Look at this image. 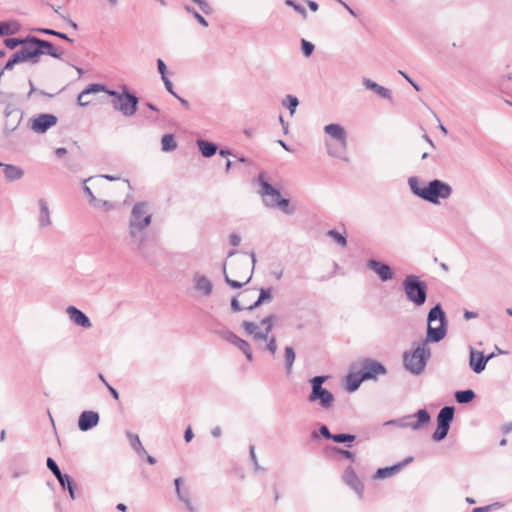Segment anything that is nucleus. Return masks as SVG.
Returning a JSON list of instances; mask_svg holds the SVG:
<instances>
[{"mask_svg": "<svg viewBox=\"0 0 512 512\" xmlns=\"http://www.w3.org/2000/svg\"><path fill=\"white\" fill-rule=\"evenodd\" d=\"M363 85L366 89L374 91L378 96L384 99H391V91L369 78H363Z\"/></svg>", "mask_w": 512, "mask_h": 512, "instance_id": "393cba45", "label": "nucleus"}, {"mask_svg": "<svg viewBox=\"0 0 512 512\" xmlns=\"http://www.w3.org/2000/svg\"><path fill=\"white\" fill-rule=\"evenodd\" d=\"M105 90V86L101 84H91L86 89H84L77 98L78 104L82 107L89 105V100H83V97H86L92 93H98Z\"/></svg>", "mask_w": 512, "mask_h": 512, "instance_id": "cd10ccee", "label": "nucleus"}, {"mask_svg": "<svg viewBox=\"0 0 512 512\" xmlns=\"http://www.w3.org/2000/svg\"><path fill=\"white\" fill-rule=\"evenodd\" d=\"M176 492L179 499L185 504L189 512H196V508L192 504V494L194 489L191 482H175Z\"/></svg>", "mask_w": 512, "mask_h": 512, "instance_id": "ddd939ff", "label": "nucleus"}, {"mask_svg": "<svg viewBox=\"0 0 512 512\" xmlns=\"http://www.w3.org/2000/svg\"><path fill=\"white\" fill-rule=\"evenodd\" d=\"M231 308L234 312H239L243 309L235 297L231 300Z\"/></svg>", "mask_w": 512, "mask_h": 512, "instance_id": "e2e57ef3", "label": "nucleus"}, {"mask_svg": "<svg viewBox=\"0 0 512 512\" xmlns=\"http://www.w3.org/2000/svg\"><path fill=\"white\" fill-rule=\"evenodd\" d=\"M163 83H164V86L166 88V90L171 94L173 95L174 97L177 95V93L174 91L173 89V84L172 82L169 80L168 77H165L162 79Z\"/></svg>", "mask_w": 512, "mask_h": 512, "instance_id": "4d7b16f0", "label": "nucleus"}, {"mask_svg": "<svg viewBox=\"0 0 512 512\" xmlns=\"http://www.w3.org/2000/svg\"><path fill=\"white\" fill-rule=\"evenodd\" d=\"M319 432L324 438L329 439V440H332V437L334 435V434L330 433V431L326 425H321L319 428Z\"/></svg>", "mask_w": 512, "mask_h": 512, "instance_id": "bf43d9fd", "label": "nucleus"}, {"mask_svg": "<svg viewBox=\"0 0 512 512\" xmlns=\"http://www.w3.org/2000/svg\"><path fill=\"white\" fill-rule=\"evenodd\" d=\"M47 468L53 473L57 480H72L67 474H62L55 460L51 457L47 458Z\"/></svg>", "mask_w": 512, "mask_h": 512, "instance_id": "473e14b6", "label": "nucleus"}, {"mask_svg": "<svg viewBox=\"0 0 512 512\" xmlns=\"http://www.w3.org/2000/svg\"><path fill=\"white\" fill-rule=\"evenodd\" d=\"M29 40H32L31 35L25 38H6L4 44L9 49H15L19 45H21V48L29 49L31 44Z\"/></svg>", "mask_w": 512, "mask_h": 512, "instance_id": "2f4dec72", "label": "nucleus"}, {"mask_svg": "<svg viewBox=\"0 0 512 512\" xmlns=\"http://www.w3.org/2000/svg\"><path fill=\"white\" fill-rule=\"evenodd\" d=\"M194 434L192 432V429L190 427H188L184 433V439L185 441L189 442L192 440Z\"/></svg>", "mask_w": 512, "mask_h": 512, "instance_id": "338daca9", "label": "nucleus"}, {"mask_svg": "<svg viewBox=\"0 0 512 512\" xmlns=\"http://www.w3.org/2000/svg\"><path fill=\"white\" fill-rule=\"evenodd\" d=\"M29 62L32 64V59L30 57V54L28 52V49L26 48H20L18 51H16L11 58L6 62L4 68L2 69L3 72L5 70H12L13 67L18 63H24Z\"/></svg>", "mask_w": 512, "mask_h": 512, "instance_id": "5701e85b", "label": "nucleus"}, {"mask_svg": "<svg viewBox=\"0 0 512 512\" xmlns=\"http://www.w3.org/2000/svg\"><path fill=\"white\" fill-rule=\"evenodd\" d=\"M365 381L363 376L359 374H350L347 377V389L349 391H355L359 388L360 384Z\"/></svg>", "mask_w": 512, "mask_h": 512, "instance_id": "4c0bfd02", "label": "nucleus"}, {"mask_svg": "<svg viewBox=\"0 0 512 512\" xmlns=\"http://www.w3.org/2000/svg\"><path fill=\"white\" fill-rule=\"evenodd\" d=\"M271 290H272L271 288H266V289L265 288H261L260 289V295H259L258 299L254 302V304L249 306L248 309L249 310H253V309L259 307L264 302L271 301V299H272Z\"/></svg>", "mask_w": 512, "mask_h": 512, "instance_id": "f704fd0d", "label": "nucleus"}, {"mask_svg": "<svg viewBox=\"0 0 512 512\" xmlns=\"http://www.w3.org/2000/svg\"><path fill=\"white\" fill-rule=\"evenodd\" d=\"M195 4L198 5L199 9L206 15H210L213 13V7L207 0H191Z\"/></svg>", "mask_w": 512, "mask_h": 512, "instance_id": "de8ad7c7", "label": "nucleus"}, {"mask_svg": "<svg viewBox=\"0 0 512 512\" xmlns=\"http://www.w3.org/2000/svg\"><path fill=\"white\" fill-rule=\"evenodd\" d=\"M324 133L333 141L325 140L327 154L333 158L348 162V135L340 124L331 123L324 126Z\"/></svg>", "mask_w": 512, "mask_h": 512, "instance_id": "20e7f679", "label": "nucleus"}, {"mask_svg": "<svg viewBox=\"0 0 512 512\" xmlns=\"http://www.w3.org/2000/svg\"><path fill=\"white\" fill-rule=\"evenodd\" d=\"M403 290L408 301L416 306H422L427 299L428 286L414 274L407 275L402 282Z\"/></svg>", "mask_w": 512, "mask_h": 512, "instance_id": "423d86ee", "label": "nucleus"}, {"mask_svg": "<svg viewBox=\"0 0 512 512\" xmlns=\"http://www.w3.org/2000/svg\"><path fill=\"white\" fill-rule=\"evenodd\" d=\"M194 288L203 296H210L213 291V283L209 278L199 273L193 276Z\"/></svg>", "mask_w": 512, "mask_h": 512, "instance_id": "4be33fe9", "label": "nucleus"}, {"mask_svg": "<svg viewBox=\"0 0 512 512\" xmlns=\"http://www.w3.org/2000/svg\"><path fill=\"white\" fill-rule=\"evenodd\" d=\"M83 190H84V193L86 194V196L89 198V202L90 204L92 203H98L97 202V198L94 196V194L92 193L90 187H88L87 185H84L83 187Z\"/></svg>", "mask_w": 512, "mask_h": 512, "instance_id": "13d9d810", "label": "nucleus"}, {"mask_svg": "<svg viewBox=\"0 0 512 512\" xmlns=\"http://www.w3.org/2000/svg\"><path fill=\"white\" fill-rule=\"evenodd\" d=\"M100 417L99 414L95 411H83L78 419V428L86 432L93 427L97 426L99 423Z\"/></svg>", "mask_w": 512, "mask_h": 512, "instance_id": "a211bd4d", "label": "nucleus"}, {"mask_svg": "<svg viewBox=\"0 0 512 512\" xmlns=\"http://www.w3.org/2000/svg\"><path fill=\"white\" fill-rule=\"evenodd\" d=\"M428 327L426 340L418 343L414 350L403 354L404 368L413 375H420L426 367L431 356L429 342L441 341L447 333V319L441 304L435 305L428 313Z\"/></svg>", "mask_w": 512, "mask_h": 512, "instance_id": "f257e3e1", "label": "nucleus"}, {"mask_svg": "<svg viewBox=\"0 0 512 512\" xmlns=\"http://www.w3.org/2000/svg\"><path fill=\"white\" fill-rule=\"evenodd\" d=\"M285 5L292 7L296 12H298L304 19L307 18V11L303 6L296 3L294 0H286Z\"/></svg>", "mask_w": 512, "mask_h": 512, "instance_id": "8fccbe9b", "label": "nucleus"}, {"mask_svg": "<svg viewBox=\"0 0 512 512\" xmlns=\"http://www.w3.org/2000/svg\"><path fill=\"white\" fill-rule=\"evenodd\" d=\"M298 104H299L298 99L292 95H287L283 101V105L289 109L291 115L294 114Z\"/></svg>", "mask_w": 512, "mask_h": 512, "instance_id": "a18cd8bd", "label": "nucleus"}, {"mask_svg": "<svg viewBox=\"0 0 512 512\" xmlns=\"http://www.w3.org/2000/svg\"><path fill=\"white\" fill-rule=\"evenodd\" d=\"M39 205V226L41 228L49 227L52 224L51 217H50V210L48 202L44 198H40L38 200Z\"/></svg>", "mask_w": 512, "mask_h": 512, "instance_id": "b1692460", "label": "nucleus"}, {"mask_svg": "<svg viewBox=\"0 0 512 512\" xmlns=\"http://www.w3.org/2000/svg\"><path fill=\"white\" fill-rule=\"evenodd\" d=\"M494 356L495 353H491L488 356H485L483 352L471 349L469 355V366L475 373L479 374L484 371L487 362Z\"/></svg>", "mask_w": 512, "mask_h": 512, "instance_id": "4468645a", "label": "nucleus"}, {"mask_svg": "<svg viewBox=\"0 0 512 512\" xmlns=\"http://www.w3.org/2000/svg\"><path fill=\"white\" fill-rule=\"evenodd\" d=\"M265 342L266 343V346L265 348L272 354V355H275L276 351H277V344H276V339L274 336H271L269 337L268 336V340H266Z\"/></svg>", "mask_w": 512, "mask_h": 512, "instance_id": "603ef678", "label": "nucleus"}, {"mask_svg": "<svg viewBox=\"0 0 512 512\" xmlns=\"http://www.w3.org/2000/svg\"><path fill=\"white\" fill-rule=\"evenodd\" d=\"M258 183L261 186L259 194L261 195L265 206L269 208H280L286 214L294 213V208L290 207V200L281 197L280 191L274 188L265 179L264 172H261L258 175Z\"/></svg>", "mask_w": 512, "mask_h": 512, "instance_id": "39448f33", "label": "nucleus"}, {"mask_svg": "<svg viewBox=\"0 0 512 512\" xmlns=\"http://www.w3.org/2000/svg\"><path fill=\"white\" fill-rule=\"evenodd\" d=\"M138 102V97L130 93L126 87L123 89L122 97L112 100L113 108L126 117H131L136 113Z\"/></svg>", "mask_w": 512, "mask_h": 512, "instance_id": "9b49d317", "label": "nucleus"}, {"mask_svg": "<svg viewBox=\"0 0 512 512\" xmlns=\"http://www.w3.org/2000/svg\"><path fill=\"white\" fill-rule=\"evenodd\" d=\"M431 420V416L426 409H420L412 415H407L399 419L386 422V425H394L399 428H410L420 430L424 428Z\"/></svg>", "mask_w": 512, "mask_h": 512, "instance_id": "1a4fd4ad", "label": "nucleus"}, {"mask_svg": "<svg viewBox=\"0 0 512 512\" xmlns=\"http://www.w3.org/2000/svg\"><path fill=\"white\" fill-rule=\"evenodd\" d=\"M194 19H195V20H196V21H197L201 26H203V27H205V28H206V27H208V25H209V24H208V22H207V20H206V19H205V18H204L200 13L196 14V15H195V17H194Z\"/></svg>", "mask_w": 512, "mask_h": 512, "instance_id": "680f3d73", "label": "nucleus"}, {"mask_svg": "<svg viewBox=\"0 0 512 512\" xmlns=\"http://www.w3.org/2000/svg\"><path fill=\"white\" fill-rule=\"evenodd\" d=\"M57 117L53 114H40L32 121L31 128L37 133H44L57 123Z\"/></svg>", "mask_w": 512, "mask_h": 512, "instance_id": "dca6fc26", "label": "nucleus"}, {"mask_svg": "<svg viewBox=\"0 0 512 512\" xmlns=\"http://www.w3.org/2000/svg\"><path fill=\"white\" fill-rule=\"evenodd\" d=\"M408 184L413 194L432 204H439L440 200L450 198L453 193L452 187L439 179H434L421 187L418 178L413 176L408 179Z\"/></svg>", "mask_w": 512, "mask_h": 512, "instance_id": "7ed1b4c3", "label": "nucleus"}, {"mask_svg": "<svg viewBox=\"0 0 512 512\" xmlns=\"http://www.w3.org/2000/svg\"><path fill=\"white\" fill-rule=\"evenodd\" d=\"M413 460L412 457H407L403 461L384 468H379L375 475L373 476V480L377 479H383V478H389L397 474L399 471H401L407 464H409Z\"/></svg>", "mask_w": 512, "mask_h": 512, "instance_id": "6ab92c4d", "label": "nucleus"}, {"mask_svg": "<svg viewBox=\"0 0 512 512\" xmlns=\"http://www.w3.org/2000/svg\"><path fill=\"white\" fill-rule=\"evenodd\" d=\"M367 267L375 272L383 282L391 280L394 276L390 266L378 260H368Z\"/></svg>", "mask_w": 512, "mask_h": 512, "instance_id": "f3484780", "label": "nucleus"}, {"mask_svg": "<svg viewBox=\"0 0 512 512\" xmlns=\"http://www.w3.org/2000/svg\"><path fill=\"white\" fill-rule=\"evenodd\" d=\"M34 31H36L38 33H41V34H45V35L57 36V37H59L61 39H64L66 41L73 42V39L69 38L65 33L58 32V31L53 30V29H49V28H36V29H34Z\"/></svg>", "mask_w": 512, "mask_h": 512, "instance_id": "a19ab883", "label": "nucleus"}, {"mask_svg": "<svg viewBox=\"0 0 512 512\" xmlns=\"http://www.w3.org/2000/svg\"><path fill=\"white\" fill-rule=\"evenodd\" d=\"M99 203H92V205L96 208H101L105 211L111 210L113 208V204L107 200L97 199Z\"/></svg>", "mask_w": 512, "mask_h": 512, "instance_id": "864d4df0", "label": "nucleus"}, {"mask_svg": "<svg viewBox=\"0 0 512 512\" xmlns=\"http://www.w3.org/2000/svg\"><path fill=\"white\" fill-rule=\"evenodd\" d=\"M50 488L57 494L68 492L71 499H76L78 495V482H48Z\"/></svg>", "mask_w": 512, "mask_h": 512, "instance_id": "412c9836", "label": "nucleus"}, {"mask_svg": "<svg viewBox=\"0 0 512 512\" xmlns=\"http://www.w3.org/2000/svg\"><path fill=\"white\" fill-rule=\"evenodd\" d=\"M339 452L347 459H350L352 461H354L355 459V455L354 453H352L351 451H348V450H339Z\"/></svg>", "mask_w": 512, "mask_h": 512, "instance_id": "69168bd1", "label": "nucleus"}, {"mask_svg": "<svg viewBox=\"0 0 512 512\" xmlns=\"http://www.w3.org/2000/svg\"><path fill=\"white\" fill-rule=\"evenodd\" d=\"M345 484L348 490L354 492L359 499L362 498V493L365 489L364 482H345Z\"/></svg>", "mask_w": 512, "mask_h": 512, "instance_id": "79ce46f5", "label": "nucleus"}, {"mask_svg": "<svg viewBox=\"0 0 512 512\" xmlns=\"http://www.w3.org/2000/svg\"><path fill=\"white\" fill-rule=\"evenodd\" d=\"M162 151L172 152L177 148V142L173 134H165L161 139Z\"/></svg>", "mask_w": 512, "mask_h": 512, "instance_id": "72a5a7b5", "label": "nucleus"}, {"mask_svg": "<svg viewBox=\"0 0 512 512\" xmlns=\"http://www.w3.org/2000/svg\"><path fill=\"white\" fill-rule=\"evenodd\" d=\"M326 379V376H315L310 380L312 391L308 396V401H319L320 406L323 409L328 410L333 406L335 398L334 395L329 390L322 387Z\"/></svg>", "mask_w": 512, "mask_h": 512, "instance_id": "0eeeda50", "label": "nucleus"}, {"mask_svg": "<svg viewBox=\"0 0 512 512\" xmlns=\"http://www.w3.org/2000/svg\"><path fill=\"white\" fill-rule=\"evenodd\" d=\"M327 236L332 238L336 243H338L341 247H345L347 245L346 236L339 233L337 230H329L327 232Z\"/></svg>", "mask_w": 512, "mask_h": 512, "instance_id": "37998d69", "label": "nucleus"}, {"mask_svg": "<svg viewBox=\"0 0 512 512\" xmlns=\"http://www.w3.org/2000/svg\"><path fill=\"white\" fill-rule=\"evenodd\" d=\"M250 256H251V260H252V270H251V273H253V270H254V267H255V264H256V255H255L254 252H251ZM223 274H224L225 282L231 288H234V289L241 288L243 285L247 284L251 280V277H252V274H250V276L244 282H239V281L230 279L228 277L227 273H226V263H224V265H223Z\"/></svg>", "mask_w": 512, "mask_h": 512, "instance_id": "bb28decb", "label": "nucleus"}, {"mask_svg": "<svg viewBox=\"0 0 512 512\" xmlns=\"http://www.w3.org/2000/svg\"><path fill=\"white\" fill-rule=\"evenodd\" d=\"M217 334L225 341L231 343V344H236L237 340L239 339V337L232 331L230 330H220V331H217Z\"/></svg>", "mask_w": 512, "mask_h": 512, "instance_id": "c03bdc74", "label": "nucleus"}, {"mask_svg": "<svg viewBox=\"0 0 512 512\" xmlns=\"http://www.w3.org/2000/svg\"><path fill=\"white\" fill-rule=\"evenodd\" d=\"M241 352H243V354L246 356L247 360L248 361H252L253 360V354H252V350H251V347L249 345V343L241 338H239L236 342V344H234Z\"/></svg>", "mask_w": 512, "mask_h": 512, "instance_id": "58836bf2", "label": "nucleus"}, {"mask_svg": "<svg viewBox=\"0 0 512 512\" xmlns=\"http://www.w3.org/2000/svg\"><path fill=\"white\" fill-rule=\"evenodd\" d=\"M29 42L31 44L28 52L32 59V65L38 64L40 57L44 54L56 59L62 58L63 52L59 51L50 41L32 36V40Z\"/></svg>", "mask_w": 512, "mask_h": 512, "instance_id": "6e6552de", "label": "nucleus"}, {"mask_svg": "<svg viewBox=\"0 0 512 512\" xmlns=\"http://www.w3.org/2000/svg\"><path fill=\"white\" fill-rule=\"evenodd\" d=\"M455 409L453 406L443 407L437 416V423L443 425H449L453 421Z\"/></svg>", "mask_w": 512, "mask_h": 512, "instance_id": "c756f323", "label": "nucleus"}, {"mask_svg": "<svg viewBox=\"0 0 512 512\" xmlns=\"http://www.w3.org/2000/svg\"><path fill=\"white\" fill-rule=\"evenodd\" d=\"M355 435L352 434H334L332 437V441L336 443H346V442H353L355 440Z\"/></svg>", "mask_w": 512, "mask_h": 512, "instance_id": "09e8293b", "label": "nucleus"}, {"mask_svg": "<svg viewBox=\"0 0 512 512\" xmlns=\"http://www.w3.org/2000/svg\"><path fill=\"white\" fill-rule=\"evenodd\" d=\"M301 48H302V52H303L304 56L309 57L313 53L315 46L311 42H309L305 39H302Z\"/></svg>", "mask_w": 512, "mask_h": 512, "instance_id": "3c124183", "label": "nucleus"}, {"mask_svg": "<svg viewBox=\"0 0 512 512\" xmlns=\"http://www.w3.org/2000/svg\"><path fill=\"white\" fill-rule=\"evenodd\" d=\"M152 211L148 202L140 201L133 205L128 220L130 242L137 250H142L148 239V227L152 222Z\"/></svg>", "mask_w": 512, "mask_h": 512, "instance_id": "f03ea898", "label": "nucleus"}, {"mask_svg": "<svg viewBox=\"0 0 512 512\" xmlns=\"http://www.w3.org/2000/svg\"><path fill=\"white\" fill-rule=\"evenodd\" d=\"M450 426L449 425H443L437 423V428L434 431L432 435V439L434 441H442L444 438H446L448 432H449Z\"/></svg>", "mask_w": 512, "mask_h": 512, "instance_id": "ea45409f", "label": "nucleus"}, {"mask_svg": "<svg viewBox=\"0 0 512 512\" xmlns=\"http://www.w3.org/2000/svg\"><path fill=\"white\" fill-rule=\"evenodd\" d=\"M196 143H197V146H198L202 156H204L206 158L212 157L217 152L218 147L213 142H209V141H206L203 139H198Z\"/></svg>", "mask_w": 512, "mask_h": 512, "instance_id": "c85d7f7f", "label": "nucleus"}, {"mask_svg": "<svg viewBox=\"0 0 512 512\" xmlns=\"http://www.w3.org/2000/svg\"><path fill=\"white\" fill-rule=\"evenodd\" d=\"M359 372L365 380H370L375 379L379 375H385L387 370L380 362L367 358L361 362Z\"/></svg>", "mask_w": 512, "mask_h": 512, "instance_id": "f8f14e48", "label": "nucleus"}, {"mask_svg": "<svg viewBox=\"0 0 512 512\" xmlns=\"http://www.w3.org/2000/svg\"><path fill=\"white\" fill-rule=\"evenodd\" d=\"M67 154V150L66 148L64 147H59L55 150V155L58 157V158H62L63 156H65Z\"/></svg>", "mask_w": 512, "mask_h": 512, "instance_id": "774afa93", "label": "nucleus"}, {"mask_svg": "<svg viewBox=\"0 0 512 512\" xmlns=\"http://www.w3.org/2000/svg\"><path fill=\"white\" fill-rule=\"evenodd\" d=\"M475 393L471 389L457 391L455 393V399L460 404H467L475 398Z\"/></svg>", "mask_w": 512, "mask_h": 512, "instance_id": "e433bc0d", "label": "nucleus"}, {"mask_svg": "<svg viewBox=\"0 0 512 512\" xmlns=\"http://www.w3.org/2000/svg\"><path fill=\"white\" fill-rule=\"evenodd\" d=\"M0 167L3 168L4 176L8 181L20 180L24 176V170L18 166L2 163Z\"/></svg>", "mask_w": 512, "mask_h": 512, "instance_id": "a878e982", "label": "nucleus"}, {"mask_svg": "<svg viewBox=\"0 0 512 512\" xmlns=\"http://www.w3.org/2000/svg\"><path fill=\"white\" fill-rule=\"evenodd\" d=\"M501 505L499 503H494L491 505L483 506V507H477L472 510V512H490L496 507H500Z\"/></svg>", "mask_w": 512, "mask_h": 512, "instance_id": "6e6d98bb", "label": "nucleus"}, {"mask_svg": "<svg viewBox=\"0 0 512 512\" xmlns=\"http://www.w3.org/2000/svg\"><path fill=\"white\" fill-rule=\"evenodd\" d=\"M19 31V24L16 22H1L0 36L13 35Z\"/></svg>", "mask_w": 512, "mask_h": 512, "instance_id": "c9c22d12", "label": "nucleus"}, {"mask_svg": "<svg viewBox=\"0 0 512 512\" xmlns=\"http://www.w3.org/2000/svg\"><path fill=\"white\" fill-rule=\"evenodd\" d=\"M66 313L69 316V319L77 326H80L82 328H91L92 323L88 316L76 308L75 306H68L66 309Z\"/></svg>", "mask_w": 512, "mask_h": 512, "instance_id": "aec40b11", "label": "nucleus"}, {"mask_svg": "<svg viewBox=\"0 0 512 512\" xmlns=\"http://www.w3.org/2000/svg\"><path fill=\"white\" fill-rule=\"evenodd\" d=\"M275 316L270 314L261 320V325L264 326V329H260L259 324L250 321H244L242 323V327L246 334L253 337L255 341H266L268 340V335L273 329V321Z\"/></svg>", "mask_w": 512, "mask_h": 512, "instance_id": "9d476101", "label": "nucleus"}, {"mask_svg": "<svg viewBox=\"0 0 512 512\" xmlns=\"http://www.w3.org/2000/svg\"><path fill=\"white\" fill-rule=\"evenodd\" d=\"M5 114V129L7 131H14L20 124L23 114L22 112L12 104H8L4 110Z\"/></svg>", "mask_w": 512, "mask_h": 512, "instance_id": "2eb2a0df", "label": "nucleus"}, {"mask_svg": "<svg viewBox=\"0 0 512 512\" xmlns=\"http://www.w3.org/2000/svg\"><path fill=\"white\" fill-rule=\"evenodd\" d=\"M157 68H158L159 74L161 75V79L167 77L166 76L167 67H166L165 62L162 59L157 60Z\"/></svg>", "mask_w": 512, "mask_h": 512, "instance_id": "5fc2aeb1", "label": "nucleus"}, {"mask_svg": "<svg viewBox=\"0 0 512 512\" xmlns=\"http://www.w3.org/2000/svg\"><path fill=\"white\" fill-rule=\"evenodd\" d=\"M106 387L107 389L109 390L110 394L112 395V397L115 399V400H118L119 399V393L118 391L113 388L111 385H109L108 383H106Z\"/></svg>", "mask_w": 512, "mask_h": 512, "instance_id": "0e129e2a", "label": "nucleus"}, {"mask_svg": "<svg viewBox=\"0 0 512 512\" xmlns=\"http://www.w3.org/2000/svg\"><path fill=\"white\" fill-rule=\"evenodd\" d=\"M296 359V353L293 347L286 346L284 349V362L286 375H291L293 371V365Z\"/></svg>", "mask_w": 512, "mask_h": 512, "instance_id": "7c9ffc66", "label": "nucleus"}, {"mask_svg": "<svg viewBox=\"0 0 512 512\" xmlns=\"http://www.w3.org/2000/svg\"><path fill=\"white\" fill-rule=\"evenodd\" d=\"M127 436H128V438L130 440L131 446L133 447V449L135 451H137V452L144 451V448H143V446L141 444V441H140V439H139L137 434H133L131 432H127Z\"/></svg>", "mask_w": 512, "mask_h": 512, "instance_id": "49530a36", "label": "nucleus"}, {"mask_svg": "<svg viewBox=\"0 0 512 512\" xmlns=\"http://www.w3.org/2000/svg\"><path fill=\"white\" fill-rule=\"evenodd\" d=\"M229 241L232 246H238L241 242V237L236 233H232L230 234Z\"/></svg>", "mask_w": 512, "mask_h": 512, "instance_id": "052dcab7", "label": "nucleus"}]
</instances>
